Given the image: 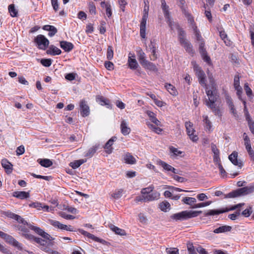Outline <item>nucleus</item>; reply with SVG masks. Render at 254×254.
Listing matches in <instances>:
<instances>
[{"instance_id":"obj_1","label":"nucleus","mask_w":254,"mask_h":254,"mask_svg":"<svg viewBox=\"0 0 254 254\" xmlns=\"http://www.w3.org/2000/svg\"><path fill=\"white\" fill-rule=\"evenodd\" d=\"M206 93L208 97V100L206 101V105L210 108L215 115L221 116V113L218 107L216 106L215 102L219 97V95L216 90H212L205 88Z\"/></svg>"},{"instance_id":"obj_2","label":"nucleus","mask_w":254,"mask_h":254,"mask_svg":"<svg viewBox=\"0 0 254 254\" xmlns=\"http://www.w3.org/2000/svg\"><path fill=\"white\" fill-rule=\"evenodd\" d=\"M202 212L201 211H183L181 212L177 213L172 215L171 218L178 221H183L189 219L197 217Z\"/></svg>"},{"instance_id":"obj_3","label":"nucleus","mask_w":254,"mask_h":254,"mask_svg":"<svg viewBox=\"0 0 254 254\" xmlns=\"http://www.w3.org/2000/svg\"><path fill=\"white\" fill-rule=\"evenodd\" d=\"M254 191V187H246L233 190L228 194H225V198H235L242 195L248 194Z\"/></svg>"},{"instance_id":"obj_4","label":"nucleus","mask_w":254,"mask_h":254,"mask_svg":"<svg viewBox=\"0 0 254 254\" xmlns=\"http://www.w3.org/2000/svg\"><path fill=\"white\" fill-rule=\"evenodd\" d=\"M193 70L196 76L198 78L199 84L205 88L207 87L206 75L204 72L201 69V67L197 64H195L193 66Z\"/></svg>"},{"instance_id":"obj_5","label":"nucleus","mask_w":254,"mask_h":254,"mask_svg":"<svg viewBox=\"0 0 254 254\" xmlns=\"http://www.w3.org/2000/svg\"><path fill=\"white\" fill-rule=\"evenodd\" d=\"M34 42L39 49L43 50H46L49 45V40L41 34L37 36L34 38Z\"/></svg>"},{"instance_id":"obj_6","label":"nucleus","mask_w":254,"mask_h":254,"mask_svg":"<svg viewBox=\"0 0 254 254\" xmlns=\"http://www.w3.org/2000/svg\"><path fill=\"white\" fill-rule=\"evenodd\" d=\"M143 12L140 25V35L142 38L144 39L146 38V25L148 13V11L145 8L144 9Z\"/></svg>"},{"instance_id":"obj_7","label":"nucleus","mask_w":254,"mask_h":254,"mask_svg":"<svg viewBox=\"0 0 254 254\" xmlns=\"http://www.w3.org/2000/svg\"><path fill=\"white\" fill-rule=\"evenodd\" d=\"M28 227L31 230H33L36 233L42 236L43 238L45 239L46 240L49 241H52L53 240H54V238H53L49 234L45 232L40 228L33 226L31 224H28Z\"/></svg>"},{"instance_id":"obj_8","label":"nucleus","mask_w":254,"mask_h":254,"mask_svg":"<svg viewBox=\"0 0 254 254\" xmlns=\"http://www.w3.org/2000/svg\"><path fill=\"white\" fill-rule=\"evenodd\" d=\"M185 127L188 135L190 138L193 141H196L198 140V137L196 135H194V132L195 131L193 128V124L190 122H187L185 123Z\"/></svg>"},{"instance_id":"obj_9","label":"nucleus","mask_w":254,"mask_h":254,"mask_svg":"<svg viewBox=\"0 0 254 254\" xmlns=\"http://www.w3.org/2000/svg\"><path fill=\"white\" fill-rule=\"evenodd\" d=\"M79 108L80 114L82 117H87L89 115V107L86 101L84 99L81 100L79 102Z\"/></svg>"},{"instance_id":"obj_10","label":"nucleus","mask_w":254,"mask_h":254,"mask_svg":"<svg viewBox=\"0 0 254 254\" xmlns=\"http://www.w3.org/2000/svg\"><path fill=\"white\" fill-rule=\"evenodd\" d=\"M161 6L162 10L163 11L164 15L166 19H167V22H168L169 26L170 28L173 29V22L171 21L170 17L169 12L168 10V6L166 4V3L165 0H161Z\"/></svg>"},{"instance_id":"obj_11","label":"nucleus","mask_w":254,"mask_h":254,"mask_svg":"<svg viewBox=\"0 0 254 254\" xmlns=\"http://www.w3.org/2000/svg\"><path fill=\"white\" fill-rule=\"evenodd\" d=\"M204 42L199 44V52L203 60L208 64H210L211 59L207 54V52L204 48Z\"/></svg>"},{"instance_id":"obj_12","label":"nucleus","mask_w":254,"mask_h":254,"mask_svg":"<svg viewBox=\"0 0 254 254\" xmlns=\"http://www.w3.org/2000/svg\"><path fill=\"white\" fill-rule=\"evenodd\" d=\"M158 164L161 166L163 169L167 172H171L174 174H180L178 170L162 160L158 161Z\"/></svg>"},{"instance_id":"obj_13","label":"nucleus","mask_w":254,"mask_h":254,"mask_svg":"<svg viewBox=\"0 0 254 254\" xmlns=\"http://www.w3.org/2000/svg\"><path fill=\"white\" fill-rule=\"evenodd\" d=\"M238 152L234 151L229 156L230 161L236 166H238L241 168L243 166V163L241 160H238Z\"/></svg>"},{"instance_id":"obj_14","label":"nucleus","mask_w":254,"mask_h":254,"mask_svg":"<svg viewBox=\"0 0 254 254\" xmlns=\"http://www.w3.org/2000/svg\"><path fill=\"white\" fill-rule=\"evenodd\" d=\"M5 242L17 248L19 250H22L21 244L19 243L17 241H16L13 237L11 236L7 235L5 240Z\"/></svg>"},{"instance_id":"obj_15","label":"nucleus","mask_w":254,"mask_h":254,"mask_svg":"<svg viewBox=\"0 0 254 254\" xmlns=\"http://www.w3.org/2000/svg\"><path fill=\"white\" fill-rule=\"evenodd\" d=\"M100 148H101L100 144L98 143H96L87 151L84 156L89 158H91L96 153L97 150Z\"/></svg>"},{"instance_id":"obj_16","label":"nucleus","mask_w":254,"mask_h":254,"mask_svg":"<svg viewBox=\"0 0 254 254\" xmlns=\"http://www.w3.org/2000/svg\"><path fill=\"white\" fill-rule=\"evenodd\" d=\"M1 166L5 169L7 174H9L12 172L13 165L6 159H3L1 160Z\"/></svg>"},{"instance_id":"obj_17","label":"nucleus","mask_w":254,"mask_h":254,"mask_svg":"<svg viewBox=\"0 0 254 254\" xmlns=\"http://www.w3.org/2000/svg\"><path fill=\"white\" fill-rule=\"evenodd\" d=\"M17 229L21 232V235L26 239L29 240L33 238V235L28 233L29 230L25 226L18 225Z\"/></svg>"},{"instance_id":"obj_18","label":"nucleus","mask_w":254,"mask_h":254,"mask_svg":"<svg viewBox=\"0 0 254 254\" xmlns=\"http://www.w3.org/2000/svg\"><path fill=\"white\" fill-rule=\"evenodd\" d=\"M121 131L124 135H127L130 132L131 129L128 126L127 122L125 120H122L121 123Z\"/></svg>"},{"instance_id":"obj_19","label":"nucleus","mask_w":254,"mask_h":254,"mask_svg":"<svg viewBox=\"0 0 254 254\" xmlns=\"http://www.w3.org/2000/svg\"><path fill=\"white\" fill-rule=\"evenodd\" d=\"M131 56H129L128 59V66L131 69H135L137 68L138 64L136 60L134 58V55L131 54L130 53L129 54Z\"/></svg>"},{"instance_id":"obj_20","label":"nucleus","mask_w":254,"mask_h":254,"mask_svg":"<svg viewBox=\"0 0 254 254\" xmlns=\"http://www.w3.org/2000/svg\"><path fill=\"white\" fill-rule=\"evenodd\" d=\"M60 47L65 52H69L73 49L74 45L70 42L62 41L60 42Z\"/></svg>"},{"instance_id":"obj_21","label":"nucleus","mask_w":254,"mask_h":254,"mask_svg":"<svg viewBox=\"0 0 254 254\" xmlns=\"http://www.w3.org/2000/svg\"><path fill=\"white\" fill-rule=\"evenodd\" d=\"M116 140L117 137L116 136H113L111 139H110L105 144L104 147L106 149V152L108 154H111L112 152L113 148L112 146L114 142Z\"/></svg>"},{"instance_id":"obj_22","label":"nucleus","mask_w":254,"mask_h":254,"mask_svg":"<svg viewBox=\"0 0 254 254\" xmlns=\"http://www.w3.org/2000/svg\"><path fill=\"white\" fill-rule=\"evenodd\" d=\"M47 54L52 56L59 55L61 54V50L55 46L54 45H51L49 49L47 50Z\"/></svg>"},{"instance_id":"obj_23","label":"nucleus","mask_w":254,"mask_h":254,"mask_svg":"<svg viewBox=\"0 0 254 254\" xmlns=\"http://www.w3.org/2000/svg\"><path fill=\"white\" fill-rule=\"evenodd\" d=\"M145 69L150 71L157 72L158 68L154 64L149 62L148 61H145L144 64L141 65Z\"/></svg>"},{"instance_id":"obj_24","label":"nucleus","mask_w":254,"mask_h":254,"mask_svg":"<svg viewBox=\"0 0 254 254\" xmlns=\"http://www.w3.org/2000/svg\"><path fill=\"white\" fill-rule=\"evenodd\" d=\"M123 159L125 163L128 164H134L136 163L135 158L128 152L124 155Z\"/></svg>"},{"instance_id":"obj_25","label":"nucleus","mask_w":254,"mask_h":254,"mask_svg":"<svg viewBox=\"0 0 254 254\" xmlns=\"http://www.w3.org/2000/svg\"><path fill=\"white\" fill-rule=\"evenodd\" d=\"M160 193L157 191H154L148 195H144V201H151L157 200L159 198Z\"/></svg>"},{"instance_id":"obj_26","label":"nucleus","mask_w":254,"mask_h":254,"mask_svg":"<svg viewBox=\"0 0 254 254\" xmlns=\"http://www.w3.org/2000/svg\"><path fill=\"white\" fill-rule=\"evenodd\" d=\"M203 119V122L204 124V127L206 131L211 132L212 131V123L211 121L209 120L208 117L206 115H203L202 116Z\"/></svg>"},{"instance_id":"obj_27","label":"nucleus","mask_w":254,"mask_h":254,"mask_svg":"<svg viewBox=\"0 0 254 254\" xmlns=\"http://www.w3.org/2000/svg\"><path fill=\"white\" fill-rule=\"evenodd\" d=\"M12 195L16 198L21 199H24L25 198H27L29 197V193L28 192H26L24 191H17L13 192Z\"/></svg>"},{"instance_id":"obj_28","label":"nucleus","mask_w":254,"mask_h":254,"mask_svg":"<svg viewBox=\"0 0 254 254\" xmlns=\"http://www.w3.org/2000/svg\"><path fill=\"white\" fill-rule=\"evenodd\" d=\"M176 28L178 31V38L180 43L184 42L185 40H187L185 38L186 37V33L185 31L181 28L180 26L176 24Z\"/></svg>"},{"instance_id":"obj_29","label":"nucleus","mask_w":254,"mask_h":254,"mask_svg":"<svg viewBox=\"0 0 254 254\" xmlns=\"http://www.w3.org/2000/svg\"><path fill=\"white\" fill-rule=\"evenodd\" d=\"M101 6L103 8L105 7L106 8V13L109 18L110 17L112 14V8L110 3L105 1H102L101 2Z\"/></svg>"},{"instance_id":"obj_30","label":"nucleus","mask_w":254,"mask_h":254,"mask_svg":"<svg viewBox=\"0 0 254 254\" xmlns=\"http://www.w3.org/2000/svg\"><path fill=\"white\" fill-rule=\"evenodd\" d=\"M181 45L185 49L186 51L190 54H193L194 51L192 49V46L190 43L187 40H185L184 42L180 43Z\"/></svg>"},{"instance_id":"obj_31","label":"nucleus","mask_w":254,"mask_h":254,"mask_svg":"<svg viewBox=\"0 0 254 254\" xmlns=\"http://www.w3.org/2000/svg\"><path fill=\"white\" fill-rule=\"evenodd\" d=\"M232 230V227L228 225H224L215 229L213 232L216 234L230 232Z\"/></svg>"},{"instance_id":"obj_32","label":"nucleus","mask_w":254,"mask_h":254,"mask_svg":"<svg viewBox=\"0 0 254 254\" xmlns=\"http://www.w3.org/2000/svg\"><path fill=\"white\" fill-rule=\"evenodd\" d=\"M192 29L193 30V33L196 37V40L199 42V44L204 42L203 39L200 34L199 30L197 28V26L195 25H193Z\"/></svg>"},{"instance_id":"obj_33","label":"nucleus","mask_w":254,"mask_h":254,"mask_svg":"<svg viewBox=\"0 0 254 254\" xmlns=\"http://www.w3.org/2000/svg\"><path fill=\"white\" fill-rule=\"evenodd\" d=\"M37 162L43 167L48 168L53 165L52 161L49 159H39Z\"/></svg>"},{"instance_id":"obj_34","label":"nucleus","mask_w":254,"mask_h":254,"mask_svg":"<svg viewBox=\"0 0 254 254\" xmlns=\"http://www.w3.org/2000/svg\"><path fill=\"white\" fill-rule=\"evenodd\" d=\"M159 208L162 211L167 212L170 210L171 205L167 200H164L160 203Z\"/></svg>"},{"instance_id":"obj_35","label":"nucleus","mask_w":254,"mask_h":254,"mask_svg":"<svg viewBox=\"0 0 254 254\" xmlns=\"http://www.w3.org/2000/svg\"><path fill=\"white\" fill-rule=\"evenodd\" d=\"M148 116H149L150 120L151 121L152 123L155 124L156 126L160 125V122L158 119L156 118L155 114L151 111H148L147 113Z\"/></svg>"},{"instance_id":"obj_36","label":"nucleus","mask_w":254,"mask_h":254,"mask_svg":"<svg viewBox=\"0 0 254 254\" xmlns=\"http://www.w3.org/2000/svg\"><path fill=\"white\" fill-rule=\"evenodd\" d=\"M137 55L138 57V60L139 61L140 64L142 65L143 64L145 63V61H147L145 59V54L143 52L142 49H140L137 51Z\"/></svg>"},{"instance_id":"obj_37","label":"nucleus","mask_w":254,"mask_h":254,"mask_svg":"<svg viewBox=\"0 0 254 254\" xmlns=\"http://www.w3.org/2000/svg\"><path fill=\"white\" fill-rule=\"evenodd\" d=\"M111 229L116 234L124 236L126 234V232L124 230L120 229L114 225H112L110 226Z\"/></svg>"},{"instance_id":"obj_38","label":"nucleus","mask_w":254,"mask_h":254,"mask_svg":"<svg viewBox=\"0 0 254 254\" xmlns=\"http://www.w3.org/2000/svg\"><path fill=\"white\" fill-rule=\"evenodd\" d=\"M85 162L86 160L84 159L76 160L74 162H71L70 163V166L72 167L73 169H75L78 168L81 165H82Z\"/></svg>"},{"instance_id":"obj_39","label":"nucleus","mask_w":254,"mask_h":254,"mask_svg":"<svg viewBox=\"0 0 254 254\" xmlns=\"http://www.w3.org/2000/svg\"><path fill=\"white\" fill-rule=\"evenodd\" d=\"M97 102H98L100 105H109V100L106 99L102 96H98L96 98Z\"/></svg>"},{"instance_id":"obj_40","label":"nucleus","mask_w":254,"mask_h":254,"mask_svg":"<svg viewBox=\"0 0 254 254\" xmlns=\"http://www.w3.org/2000/svg\"><path fill=\"white\" fill-rule=\"evenodd\" d=\"M29 240L33 241L36 242L37 244H40L42 247L44 246V245H47L48 243L47 240H45L40 238H37L33 236V238L31 239H29Z\"/></svg>"},{"instance_id":"obj_41","label":"nucleus","mask_w":254,"mask_h":254,"mask_svg":"<svg viewBox=\"0 0 254 254\" xmlns=\"http://www.w3.org/2000/svg\"><path fill=\"white\" fill-rule=\"evenodd\" d=\"M50 223L54 227L60 229L61 230H64V228H65V227H64V224L61 223L59 221L57 220H50Z\"/></svg>"},{"instance_id":"obj_42","label":"nucleus","mask_w":254,"mask_h":254,"mask_svg":"<svg viewBox=\"0 0 254 254\" xmlns=\"http://www.w3.org/2000/svg\"><path fill=\"white\" fill-rule=\"evenodd\" d=\"M182 201L185 204L189 205H192L193 203L196 202V200L194 197H185L183 199Z\"/></svg>"},{"instance_id":"obj_43","label":"nucleus","mask_w":254,"mask_h":254,"mask_svg":"<svg viewBox=\"0 0 254 254\" xmlns=\"http://www.w3.org/2000/svg\"><path fill=\"white\" fill-rule=\"evenodd\" d=\"M48 241L49 242L47 244V245H44V246L42 247L41 249L46 253L51 254L53 250L50 248V246H52L53 245V243L51 242V241Z\"/></svg>"},{"instance_id":"obj_44","label":"nucleus","mask_w":254,"mask_h":254,"mask_svg":"<svg viewBox=\"0 0 254 254\" xmlns=\"http://www.w3.org/2000/svg\"><path fill=\"white\" fill-rule=\"evenodd\" d=\"M225 212V210H215L212 209L209 210L205 214V216H210V215H218L219 214Z\"/></svg>"},{"instance_id":"obj_45","label":"nucleus","mask_w":254,"mask_h":254,"mask_svg":"<svg viewBox=\"0 0 254 254\" xmlns=\"http://www.w3.org/2000/svg\"><path fill=\"white\" fill-rule=\"evenodd\" d=\"M167 90L170 92V93L173 95H176L177 91L175 89V87L171 84H167L165 86Z\"/></svg>"},{"instance_id":"obj_46","label":"nucleus","mask_w":254,"mask_h":254,"mask_svg":"<svg viewBox=\"0 0 254 254\" xmlns=\"http://www.w3.org/2000/svg\"><path fill=\"white\" fill-rule=\"evenodd\" d=\"M153 189L154 187L151 185L147 188L142 189L141 190V193L143 195H148L153 191Z\"/></svg>"},{"instance_id":"obj_47","label":"nucleus","mask_w":254,"mask_h":254,"mask_svg":"<svg viewBox=\"0 0 254 254\" xmlns=\"http://www.w3.org/2000/svg\"><path fill=\"white\" fill-rule=\"evenodd\" d=\"M220 37L223 40L225 43L226 45H230V41L227 39V35L224 31H221L219 32Z\"/></svg>"},{"instance_id":"obj_48","label":"nucleus","mask_w":254,"mask_h":254,"mask_svg":"<svg viewBox=\"0 0 254 254\" xmlns=\"http://www.w3.org/2000/svg\"><path fill=\"white\" fill-rule=\"evenodd\" d=\"M78 232L82 235L85 236L87 237L88 238L91 239L92 240H95V239L96 238V237L94 235L87 232V231H86L83 229H78Z\"/></svg>"},{"instance_id":"obj_49","label":"nucleus","mask_w":254,"mask_h":254,"mask_svg":"<svg viewBox=\"0 0 254 254\" xmlns=\"http://www.w3.org/2000/svg\"><path fill=\"white\" fill-rule=\"evenodd\" d=\"M8 10L12 17L17 16V11L15 9L13 4H10L8 6Z\"/></svg>"},{"instance_id":"obj_50","label":"nucleus","mask_w":254,"mask_h":254,"mask_svg":"<svg viewBox=\"0 0 254 254\" xmlns=\"http://www.w3.org/2000/svg\"><path fill=\"white\" fill-rule=\"evenodd\" d=\"M123 190L119 189L115 191V192L112 194V197L115 199L120 198L123 194Z\"/></svg>"},{"instance_id":"obj_51","label":"nucleus","mask_w":254,"mask_h":254,"mask_svg":"<svg viewBox=\"0 0 254 254\" xmlns=\"http://www.w3.org/2000/svg\"><path fill=\"white\" fill-rule=\"evenodd\" d=\"M211 203V201H209L205 202H201L198 204H194L191 206L192 208H196L203 207L209 205Z\"/></svg>"},{"instance_id":"obj_52","label":"nucleus","mask_w":254,"mask_h":254,"mask_svg":"<svg viewBox=\"0 0 254 254\" xmlns=\"http://www.w3.org/2000/svg\"><path fill=\"white\" fill-rule=\"evenodd\" d=\"M114 56V52L111 46H108L107 52V58L109 60L113 59Z\"/></svg>"},{"instance_id":"obj_53","label":"nucleus","mask_w":254,"mask_h":254,"mask_svg":"<svg viewBox=\"0 0 254 254\" xmlns=\"http://www.w3.org/2000/svg\"><path fill=\"white\" fill-rule=\"evenodd\" d=\"M106 24V23L105 21H101L100 22V25L99 28L100 34H104L106 32V29L105 28Z\"/></svg>"},{"instance_id":"obj_54","label":"nucleus","mask_w":254,"mask_h":254,"mask_svg":"<svg viewBox=\"0 0 254 254\" xmlns=\"http://www.w3.org/2000/svg\"><path fill=\"white\" fill-rule=\"evenodd\" d=\"M244 89L246 91L247 95L250 98H251V96H253L252 90H251L247 83L245 84Z\"/></svg>"},{"instance_id":"obj_55","label":"nucleus","mask_w":254,"mask_h":254,"mask_svg":"<svg viewBox=\"0 0 254 254\" xmlns=\"http://www.w3.org/2000/svg\"><path fill=\"white\" fill-rule=\"evenodd\" d=\"M170 151L171 153H173L175 156H179L183 153L182 151L179 150L177 148H176L173 146H171L170 147Z\"/></svg>"},{"instance_id":"obj_56","label":"nucleus","mask_w":254,"mask_h":254,"mask_svg":"<svg viewBox=\"0 0 254 254\" xmlns=\"http://www.w3.org/2000/svg\"><path fill=\"white\" fill-rule=\"evenodd\" d=\"M252 207L251 206H249V208L245 209L242 213V215L245 217H248L251 215L252 213Z\"/></svg>"},{"instance_id":"obj_57","label":"nucleus","mask_w":254,"mask_h":254,"mask_svg":"<svg viewBox=\"0 0 254 254\" xmlns=\"http://www.w3.org/2000/svg\"><path fill=\"white\" fill-rule=\"evenodd\" d=\"M166 252L167 254H179L178 249L174 248H167Z\"/></svg>"},{"instance_id":"obj_58","label":"nucleus","mask_w":254,"mask_h":254,"mask_svg":"<svg viewBox=\"0 0 254 254\" xmlns=\"http://www.w3.org/2000/svg\"><path fill=\"white\" fill-rule=\"evenodd\" d=\"M41 64L46 67H49L52 64V60L51 59H42L41 60Z\"/></svg>"},{"instance_id":"obj_59","label":"nucleus","mask_w":254,"mask_h":254,"mask_svg":"<svg viewBox=\"0 0 254 254\" xmlns=\"http://www.w3.org/2000/svg\"><path fill=\"white\" fill-rule=\"evenodd\" d=\"M230 109L231 113L233 115V116L236 119H238L239 116L237 114V111L235 109L234 105H231V106L229 107Z\"/></svg>"},{"instance_id":"obj_60","label":"nucleus","mask_w":254,"mask_h":254,"mask_svg":"<svg viewBox=\"0 0 254 254\" xmlns=\"http://www.w3.org/2000/svg\"><path fill=\"white\" fill-rule=\"evenodd\" d=\"M57 32L58 30L57 28L55 26L51 25L50 32L49 33L48 35L50 37H52L54 36L57 33Z\"/></svg>"},{"instance_id":"obj_61","label":"nucleus","mask_w":254,"mask_h":254,"mask_svg":"<svg viewBox=\"0 0 254 254\" xmlns=\"http://www.w3.org/2000/svg\"><path fill=\"white\" fill-rule=\"evenodd\" d=\"M0 251L4 254H12V253L0 244Z\"/></svg>"},{"instance_id":"obj_62","label":"nucleus","mask_w":254,"mask_h":254,"mask_svg":"<svg viewBox=\"0 0 254 254\" xmlns=\"http://www.w3.org/2000/svg\"><path fill=\"white\" fill-rule=\"evenodd\" d=\"M105 66L108 70H111L114 68V64L109 61L105 62Z\"/></svg>"},{"instance_id":"obj_63","label":"nucleus","mask_w":254,"mask_h":254,"mask_svg":"<svg viewBox=\"0 0 254 254\" xmlns=\"http://www.w3.org/2000/svg\"><path fill=\"white\" fill-rule=\"evenodd\" d=\"M94 31V28L92 24L89 23L86 25V32L87 33H92Z\"/></svg>"},{"instance_id":"obj_64","label":"nucleus","mask_w":254,"mask_h":254,"mask_svg":"<svg viewBox=\"0 0 254 254\" xmlns=\"http://www.w3.org/2000/svg\"><path fill=\"white\" fill-rule=\"evenodd\" d=\"M196 250L199 254H208L205 249L202 248L201 246L198 247Z\"/></svg>"}]
</instances>
